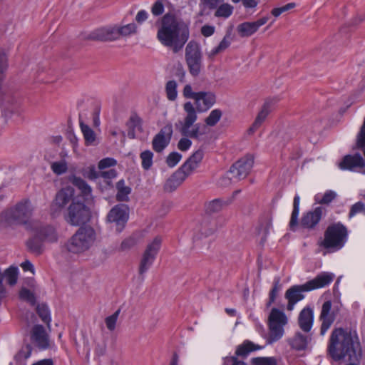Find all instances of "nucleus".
<instances>
[{
	"label": "nucleus",
	"mask_w": 365,
	"mask_h": 365,
	"mask_svg": "<svg viewBox=\"0 0 365 365\" xmlns=\"http://www.w3.org/2000/svg\"><path fill=\"white\" fill-rule=\"evenodd\" d=\"M327 354L335 361L348 358L349 361H361L365 359L356 329L335 327L332 329L327 347Z\"/></svg>",
	"instance_id": "1"
},
{
	"label": "nucleus",
	"mask_w": 365,
	"mask_h": 365,
	"mask_svg": "<svg viewBox=\"0 0 365 365\" xmlns=\"http://www.w3.org/2000/svg\"><path fill=\"white\" fill-rule=\"evenodd\" d=\"M189 36L187 23L169 14L163 17L161 28L157 34L158 39L163 45L172 48L173 52L177 53L183 48Z\"/></svg>",
	"instance_id": "2"
},
{
	"label": "nucleus",
	"mask_w": 365,
	"mask_h": 365,
	"mask_svg": "<svg viewBox=\"0 0 365 365\" xmlns=\"http://www.w3.org/2000/svg\"><path fill=\"white\" fill-rule=\"evenodd\" d=\"M183 110L186 115L182 120L175 124L176 128L182 135L199 140L201 136L205 135L206 128L200 123L195 124L197 120L196 108L190 101H187L183 104Z\"/></svg>",
	"instance_id": "3"
},
{
	"label": "nucleus",
	"mask_w": 365,
	"mask_h": 365,
	"mask_svg": "<svg viewBox=\"0 0 365 365\" xmlns=\"http://www.w3.org/2000/svg\"><path fill=\"white\" fill-rule=\"evenodd\" d=\"M348 230L341 222L329 225L324 232L322 245L326 249H341L348 240Z\"/></svg>",
	"instance_id": "4"
},
{
	"label": "nucleus",
	"mask_w": 365,
	"mask_h": 365,
	"mask_svg": "<svg viewBox=\"0 0 365 365\" xmlns=\"http://www.w3.org/2000/svg\"><path fill=\"white\" fill-rule=\"evenodd\" d=\"M33 208L29 200L19 202L14 207H12L1 215V219L8 225L16 224L26 225L29 221L32 215Z\"/></svg>",
	"instance_id": "5"
},
{
	"label": "nucleus",
	"mask_w": 365,
	"mask_h": 365,
	"mask_svg": "<svg viewBox=\"0 0 365 365\" xmlns=\"http://www.w3.org/2000/svg\"><path fill=\"white\" fill-rule=\"evenodd\" d=\"M185 98L192 99L199 112H205L216 103V95L212 91L195 92L190 84H186L182 89Z\"/></svg>",
	"instance_id": "6"
},
{
	"label": "nucleus",
	"mask_w": 365,
	"mask_h": 365,
	"mask_svg": "<svg viewBox=\"0 0 365 365\" xmlns=\"http://www.w3.org/2000/svg\"><path fill=\"white\" fill-rule=\"evenodd\" d=\"M96 240L95 230L89 226L80 227L67 243L68 251L88 250Z\"/></svg>",
	"instance_id": "7"
},
{
	"label": "nucleus",
	"mask_w": 365,
	"mask_h": 365,
	"mask_svg": "<svg viewBox=\"0 0 365 365\" xmlns=\"http://www.w3.org/2000/svg\"><path fill=\"white\" fill-rule=\"evenodd\" d=\"M90 217L89 208L80 199L72 201L65 215L66 221L73 226L86 224L89 221Z\"/></svg>",
	"instance_id": "8"
},
{
	"label": "nucleus",
	"mask_w": 365,
	"mask_h": 365,
	"mask_svg": "<svg viewBox=\"0 0 365 365\" xmlns=\"http://www.w3.org/2000/svg\"><path fill=\"white\" fill-rule=\"evenodd\" d=\"M185 57L190 73L194 77L197 76L202 66V56L197 43L191 41L187 43Z\"/></svg>",
	"instance_id": "9"
},
{
	"label": "nucleus",
	"mask_w": 365,
	"mask_h": 365,
	"mask_svg": "<svg viewBox=\"0 0 365 365\" xmlns=\"http://www.w3.org/2000/svg\"><path fill=\"white\" fill-rule=\"evenodd\" d=\"M57 240V235L53 227L47 226L40 229L36 234L29 239L27 247L31 251H39L43 248L44 242H52Z\"/></svg>",
	"instance_id": "10"
},
{
	"label": "nucleus",
	"mask_w": 365,
	"mask_h": 365,
	"mask_svg": "<svg viewBox=\"0 0 365 365\" xmlns=\"http://www.w3.org/2000/svg\"><path fill=\"white\" fill-rule=\"evenodd\" d=\"M129 217V208L126 205L119 204L114 206L107 215L108 221L115 223L117 230L120 232Z\"/></svg>",
	"instance_id": "11"
},
{
	"label": "nucleus",
	"mask_w": 365,
	"mask_h": 365,
	"mask_svg": "<svg viewBox=\"0 0 365 365\" xmlns=\"http://www.w3.org/2000/svg\"><path fill=\"white\" fill-rule=\"evenodd\" d=\"M339 167L341 170L365 174V160L359 153L345 155L339 163Z\"/></svg>",
	"instance_id": "12"
},
{
	"label": "nucleus",
	"mask_w": 365,
	"mask_h": 365,
	"mask_svg": "<svg viewBox=\"0 0 365 365\" xmlns=\"http://www.w3.org/2000/svg\"><path fill=\"white\" fill-rule=\"evenodd\" d=\"M173 133L170 123L163 126L152 140L153 149L157 153H161L170 143Z\"/></svg>",
	"instance_id": "13"
},
{
	"label": "nucleus",
	"mask_w": 365,
	"mask_h": 365,
	"mask_svg": "<svg viewBox=\"0 0 365 365\" xmlns=\"http://www.w3.org/2000/svg\"><path fill=\"white\" fill-rule=\"evenodd\" d=\"M253 158L246 156L237 161L230 169L232 178L240 180L245 178L253 165Z\"/></svg>",
	"instance_id": "14"
},
{
	"label": "nucleus",
	"mask_w": 365,
	"mask_h": 365,
	"mask_svg": "<svg viewBox=\"0 0 365 365\" xmlns=\"http://www.w3.org/2000/svg\"><path fill=\"white\" fill-rule=\"evenodd\" d=\"M278 99H267L264 103L263 104L261 110L258 113L257 117L255 118L253 123L248 129L249 134H253L256 130H257L263 123L265 121L267 117L269 114V113L273 109L274 106L277 103Z\"/></svg>",
	"instance_id": "15"
},
{
	"label": "nucleus",
	"mask_w": 365,
	"mask_h": 365,
	"mask_svg": "<svg viewBox=\"0 0 365 365\" xmlns=\"http://www.w3.org/2000/svg\"><path fill=\"white\" fill-rule=\"evenodd\" d=\"M331 302L328 300L323 303L320 315L319 317L321 322L320 335L324 336L327 331L330 329L335 320V316L331 312Z\"/></svg>",
	"instance_id": "16"
},
{
	"label": "nucleus",
	"mask_w": 365,
	"mask_h": 365,
	"mask_svg": "<svg viewBox=\"0 0 365 365\" xmlns=\"http://www.w3.org/2000/svg\"><path fill=\"white\" fill-rule=\"evenodd\" d=\"M309 292L306 284L293 285L285 292V298L287 299V309L292 311L294 305L304 298V292Z\"/></svg>",
	"instance_id": "17"
},
{
	"label": "nucleus",
	"mask_w": 365,
	"mask_h": 365,
	"mask_svg": "<svg viewBox=\"0 0 365 365\" xmlns=\"http://www.w3.org/2000/svg\"><path fill=\"white\" fill-rule=\"evenodd\" d=\"M80 197L75 195V190L71 186L65 187L61 189L56 195L55 200L52 204V206L57 207L58 208H63L70 202L78 200Z\"/></svg>",
	"instance_id": "18"
},
{
	"label": "nucleus",
	"mask_w": 365,
	"mask_h": 365,
	"mask_svg": "<svg viewBox=\"0 0 365 365\" xmlns=\"http://www.w3.org/2000/svg\"><path fill=\"white\" fill-rule=\"evenodd\" d=\"M334 277L331 272H323L305 284L310 292L329 286L333 282Z\"/></svg>",
	"instance_id": "19"
},
{
	"label": "nucleus",
	"mask_w": 365,
	"mask_h": 365,
	"mask_svg": "<svg viewBox=\"0 0 365 365\" xmlns=\"http://www.w3.org/2000/svg\"><path fill=\"white\" fill-rule=\"evenodd\" d=\"M323 211V207H317L304 213L301 220V225L304 228L314 229L321 220Z\"/></svg>",
	"instance_id": "20"
},
{
	"label": "nucleus",
	"mask_w": 365,
	"mask_h": 365,
	"mask_svg": "<svg viewBox=\"0 0 365 365\" xmlns=\"http://www.w3.org/2000/svg\"><path fill=\"white\" fill-rule=\"evenodd\" d=\"M31 340L41 349H46L49 346L48 334L42 325H35L31 331Z\"/></svg>",
	"instance_id": "21"
},
{
	"label": "nucleus",
	"mask_w": 365,
	"mask_h": 365,
	"mask_svg": "<svg viewBox=\"0 0 365 365\" xmlns=\"http://www.w3.org/2000/svg\"><path fill=\"white\" fill-rule=\"evenodd\" d=\"M314 323V311L309 307H306L301 310L298 317V324L300 329L309 333L312 329Z\"/></svg>",
	"instance_id": "22"
},
{
	"label": "nucleus",
	"mask_w": 365,
	"mask_h": 365,
	"mask_svg": "<svg viewBox=\"0 0 365 365\" xmlns=\"http://www.w3.org/2000/svg\"><path fill=\"white\" fill-rule=\"evenodd\" d=\"M89 40L111 41L115 40L114 26L102 27L91 32L87 37Z\"/></svg>",
	"instance_id": "23"
},
{
	"label": "nucleus",
	"mask_w": 365,
	"mask_h": 365,
	"mask_svg": "<svg viewBox=\"0 0 365 365\" xmlns=\"http://www.w3.org/2000/svg\"><path fill=\"white\" fill-rule=\"evenodd\" d=\"M128 128V137L134 139L138 133L143 132V120L136 113H133L126 123Z\"/></svg>",
	"instance_id": "24"
},
{
	"label": "nucleus",
	"mask_w": 365,
	"mask_h": 365,
	"mask_svg": "<svg viewBox=\"0 0 365 365\" xmlns=\"http://www.w3.org/2000/svg\"><path fill=\"white\" fill-rule=\"evenodd\" d=\"M187 178L185 175L178 168L165 182L164 190L166 192H173Z\"/></svg>",
	"instance_id": "25"
},
{
	"label": "nucleus",
	"mask_w": 365,
	"mask_h": 365,
	"mask_svg": "<svg viewBox=\"0 0 365 365\" xmlns=\"http://www.w3.org/2000/svg\"><path fill=\"white\" fill-rule=\"evenodd\" d=\"M311 340L312 336L310 334H303L300 332H297L289 340V344L293 349L301 351L307 348Z\"/></svg>",
	"instance_id": "26"
},
{
	"label": "nucleus",
	"mask_w": 365,
	"mask_h": 365,
	"mask_svg": "<svg viewBox=\"0 0 365 365\" xmlns=\"http://www.w3.org/2000/svg\"><path fill=\"white\" fill-rule=\"evenodd\" d=\"M156 259L155 252H143L139 264V274H143L148 272Z\"/></svg>",
	"instance_id": "27"
},
{
	"label": "nucleus",
	"mask_w": 365,
	"mask_h": 365,
	"mask_svg": "<svg viewBox=\"0 0 365 365\" xmlns=\"http://www.w3.org/2000/svg\"><path fill=\"white\" fill-rule=\"evenodd\" d=\"M80 128L83 133L85 143L86 145H94L96 144V135L95 132L88 126L85 124L81 120L79 121Z\"/></svg>",
	"instance_id": "28"
},
{
	"label": "nucleus",
	"mask_w": 365,
	"mask_h": 365,
	"mask_svg": "<svg viewBox=\"0 0 365 365\" xmlns=\"http://www.w3.org/2000/svg\"><path fill=\"white\" fill-rule=\"evenodd\" d=\"M115 40L120 36L126 37L137 33V26L135 24L130 23L123 26H114Z\"/></svg>",
	"instance_id": "29"
},
{
	"label": "nucleus",
	"mask_w": 365,
	"mask_h": 365,
	"mask_svg": "<svg viewBox=\"0 0 365 365\" xmlns=\"http://www.w3.org/2000/svg\"><path fill=\"white\" fill-rule=\"evenodd\" d=\"M259 349L258 346L247 340L237 347L235 356L247 357L250 352Z\"/></svg>",
	"instance_id": "30"
},
{
	"label": "nucleus",
	"mask_w": 365,
	"mask_h": 365,
	"mask_svg": "<svg viewBox=\"0 0 365 365\" xmlns=\"http://www.w3.org/2000/svg\"><path fill=\"white\" fill-rule=\"evenodd\" d=\"M116 189V200L118 201L127 202L129 200V195L131 192V188L125 185L124 180L122 179L117 182Z\"/></svg>",
	"instance_id": "31"
},
{
	"label": "nucleus",
	"mask_w": 365,
	"mask_h": 365,
	"mask_svg": "<svg viewBox=\"0 0 365 365\" xmlns=\"http://www.w3.org/2000/svg\"><path fill=\"white\" fill-rule=\"evenodd\" d=\"M70 182L81 190L84 197L91 195V188L82 178L73 175L70 178Z\"/></svg>",
	"instance_id": "32"
},
{
	"label": "nucleus",
	"mask_w": 365,
	"mask_h": 365,
	"mask_svg": "<svg viewBox=\"0 0 365 365\" xmlns=\"http://www.w3.org/2000/svg\"><path fill=\"white\" fill-rule=\"evenodd\" d=\"M269 325V343H273L280 339L284 334V326L282 324H268Z\"/></svg>",
	"instance_id": "33"
},
{
	"label": "nucleus",
	"mask_w": 365,
	"mask_h": 365,
	"mask_svg": "<svg viewBox=\"0 0 365 365\" xmlns=\"http://www.w3.org/2000/svg\"><path fill=\"white\" fill-rule=\"evenodd\" d=\"M287 323V319L283 312L277 308H273L271 310L268 318V324L285 325Z\"/></svg>",
	"instance_id": "34"
},
{
	"label": "nucleus",
	"mask_w": 365,
	"mask_h": 365,
	"mask_svg": "<svg viewBox=\"0 0 365 365\" xmlns=\"http://www.w3.org/2000/svg\"><path fill=\"white\" fill-rule=\"evenodd\" d=\"M230 204L228 201H223L220 199H215L205 205L206 212L213 214L221 211L223 207Z\"/></svg>",
	"instance_id": "35"
},
{
	"label": "nucleus",
	"mask_w": 365,
	"mask_h": 365,
	"mask_svg": "<svg viewBox=\"0 0 365 365\" xmlns=\"http://www.w3.org/2000/svg\"><path fill=\"white\" fill-rule=\"evenodd\" d=\"M237 30L241 37H249L257 31L252 21H247L239 24Z\"/></svg>",
	"instance_id": "36"
},
{
	"label": "nucleus",
	"mask_w": 365,
	"mask_h": 365,
	"mask_svg": "<svg viewBox=\"0 0 365 365\" xmlns=\"http://www.w3.org/2000/svg\"><path fill=\"white\" fill-rule=\"evenodd\" d=\"M178 84L174 80L168 81L165 87V91L167 98L170 101H174L178 98Z\"/></svg>",
	"instance_id": "37"
},
{
	"label": "nucleus",
	"mask_w": 365,
	"mask_h": 365,
	"mask_svg": "<svg viewBox=\"0 0 365 365\" xmlns=\"http://www.w3.org/2000/svg\"><path fill=\"white\" fill-rule=\"evenodd\" d=\"M36 312L42 322L50 326L51 322V313L48 307L46 304H38L36 307Z\"/></svg>",
	"instance_id": "38"
},
{
	"label": "nucleus",
	"mask_w": 365,
	"mask_h": 365,
	"mask_svg": "<svg viewBox=\"0 0 365 365\" xmlns=\"http://www.w3.org/2000/svg\"><path fill=\"white\" fill-rule=\"evenodd\" d=\"M281 288L282 284H280V278L279 277H275L274 278L272 288L269 293V300L267 302V307H270L272 304L274 303Z\"/></svg>",
	"instance_id": "39"
},
{
	"label": "nucleus",
	"mask_w": 365,
	"mask_h": 365,
	"mask_svg": "<svg viewBox=\"0 0 365 365\" xmlns=\"http://www.w3.org/2000/svg\"><path fill=\"white\" fill-rule=\"evenodd\" d=\"M222 112L220 109L216 108L212 110L209 115L205 119V123L207 125L212 127L215 126L221 119Z\"/></svg>",
	"instance_id": "40"
},
{
	"label": "nucleus",
	"mask_w": 365,
	"mask_h": 365,
	"mask_svg": "<svg viewBox=\"0 0 365 365\" xmlns=\"http://www.w3.org/2000/svg\"><path fill=\"white\" fill-rule=\"evenodd\" d=\"M230 43L231 42L230 36L226 35L220 41L219 45L210 51L209 53V57L212 58L217 53L222 52L230 46Z\"/></svg>",
	"instance_id": "41"
},
{
	"label": "nucleus",
	"mask_w": 365,
	"mask_h": 365,
	"mask_svg": "<svg viewBox=\"0 0 365 365\" xmlns=\"http://www.w3.org/2000/svg\"><path fill=\"white\" fill-rule=\"evenodd\" d=\"M142 168L148 170L153 165V153L149 150H145L140 155Z\"/></svg>",
	"instance_id": "42"
},
{
	"label": "nucleus",
	"mask_w": 365,
	"mask_h": 365,
	"mask_svg": "<svg viewBox=\"0 0 365 365\" xmlns=\"http://www.w3.org/2000/svg\"><path fill=\"white\" fill-rule=\"evenodd\" d=\"M299 201L300 198L299 195H295L293 202V210L291 215L289 225L291 227L296 226L298 222V216L299 213Z\"/></svg>",
	"instance_id": "43"
},
{
	"label": "nucleus",
	"mask_w": 365,
	"mask_h": 365,
	"mask_svg": "<svg viewBox=\"0 0 365 365\" xmlns=\"http://www.w3.org/2000/svg\"><path fill=\"white\" fill-rule=\"evenodd\" d=\"M139 235L133 234L131 236L125 238L120 245V248L123 250H130L135 248V245L139 242Z\"/></svg>",
	"instance_id": "44"
},
{
	"label": "nucleus",
	"mask_w": 365,
	"mask_h": 365,
	"mask_svg": "<svg viewBox=\"0 0 365 365\" xmlns=\"http://www.w3.org/2000/svg\"><path fill=\"white\" fill-rule=\"evenodd\" d=\"M232 11L233 7L231 5L222 4L217 9L215 16L227 19L232 15Z\"/></svg>",
	"instance_id": "45"
},
{
	"label": "nucleus",
	"mask_w": 365,
	"mask_h": 365,
	"mask_svg": "<svg viewBox=\"0 0 365 365\" xmlns=\"http://www.w3.org/2000/svg\"><path fill=\"white\" fill-rule=\"evenodd\" d=\"M5 277L6 282L11 286L16 284L18 279V268L15 267H10L5 271Z\"/></svg>",
	"instance_id": "46"
},
{
	"label": "nucleus",
	"mask_w": 365,
	"mask_h": 365,
	"mask_svg": "<svg viewBox=\"0 0 365 365\" xmlns=\"http://www.w3.org/2000/svg\"><path fill=\"white\" fill-rule=\"evenodd\" d=\"M19 298L27 302L32 306L35 305L36 303V299L34 294L27 288L24 287L20 290Z\"/></svg>",
	"instance_id": "47"
},
{
	"label": "nucleus",
	"mask_w": 365,
	"mask_h": 365,
	"mask_svg": "<svg viewBox=\"0 0 365 365\" xmlns=\"http://www.w3.org/2000/svg\"><path fill=\"white\" fill-rule=\"evenodd\" d=\"M120 313V309H118L113 314L106 317L105 323L109 331H113L115 330Z\"/></svg>",
	"instance_id": "48"
},
{
	"label": "nucleus",
	"mask_w": 365,
	"mask_h": 365,
	"mask_svg": "<svg viewBox=\"0 0 365 365\" xmlns=\"http://www.w3.org/2000/svg\"><path fill=\"white\" fill-rule=\"evenodd\" d=\"M199 166L190 160L189 158L179 168V169L185 175L187 178L190 175H192L194 171Z\"/></svg>",
	"instance_id": "49"
},
{
	"label": "nucleus",
	"mask_w": 365,
	"mask_h": 365,
	"mask_svg": "<svg viewBox=\"0 0 365 365\" xmlns=\"http://www.w3.org/2000/svg\"><path fill=\"white\" fill-rule=\"evenodd\" d=\"M51 168L55 174L59 175L67 171L68 165L65 160H60L53 162L51 165Z\"/></svg>",
	"instance_id": "50"
},
{
	"label": "nucleus",
	"mask_w": 365,
	"mask_h": 365,
	"mask_svg": "<svg viewBox=\"0 0 365 365\" xmlns=\"http://www.w3.org/2000/svg\"><path fill=\"white\" fill-rule=\"evenodd\" d=\"M336 197L335 192L332 190H327L322 197L319 198V195L315 196V200L319 204H329Z\"/></svg>",
	"instance_id": "51"
},
{
	"label": "nucleus",
	"mask_w": 365,
	"mask_h": 365,
	"mask_svg": "<svg viewBox=\"0 0 365 365\" xmlns=\"http://www.w3.org/2000/svg\"><path fill=\"white\" fill-rule=\"evenodd\" d=\"M271 223L269 221H265L261 223L257 228V234L262 240H264L269 233Z\"/></svg>",
	"instance_id": "52"
},
{
	"label": "nucleus",
	"mask_w": 365,
	"mask_h": 365,
	"mask_svg": "<svg viewBox=\"0 0 365 365\" xmlns=\"http://www.w3.org/2000/svg\"><path fill=\"white\" fill-rule=\"evenodd\" d=\"M296 6V4L294 2L289 3L283 6L274 8L271 11V14L275 18L279 17L282 13L286 12L290 9H294Z\"/></svg>",
	"instance_id": "53"
},
{
	"label": "nucleus",
	"mask_w": 365,
	"mask_h": 365,
	"mask_svg": "<svg viewBox=\"0 0 365 365\" xmlns=\"http://www.w3.org/2000/svg\"><path fill=\"white\" fill-rule=\"evenodd\" d=\"M255 365H277L274 357H257L252 359Z\"/></svg>",
	"instance_id": "54"
},
{
	"label": "nucleus",
	"mask_w": 365,
	"mask_h": 365,
	"mask_svg": "<svg viewBox=\"0 0 365 365\" xmlns=\"http://www.w3.org/2000/svg\"><path fill=\"white\" fill-rule=\"evenodd\" d=\"M181 154L177 152L170 153L166 159V163L170 168L175 167L181 160Z\"/></svg>",
	"instance_id": "55"
},
{
	"label": "nucleus",
	"mask_w": 365,
	"mask_h": 365,
	"mask_svg": "<svg viewBox=\"0 0 365 365\" xmlns=\"http://www.w3.org/2000/svg\"><path fill=\"white\" fill-rule=\"evenodd\" d=\"M32 351V348L31 345L27 344L25 346L22 347V349L19 351V353L15 356L16 360H21L22 359H27L30 357Z\"/></svg>",
	"instance_id": "56"
},
{
	"label": "nucleus",
	"mask_w": 365,
	"mask_h": 365,
	"mask_svg": "<svg viewBox=\"0 0 365 365\" xmlns=\"http://www.w3.org/2000/svg\"><path fill=\"white\" fill-rule=\"evenodd\" d=\"M365 210V204L362 202H357L355 204L352 205L350 211L349 213V218L351 219L356 214L363 212V210Z\"/></svg>",
	"instance_id": "57"
},
{
	"label": "nucleus",
	"mask_w": 365,
	"mask_h": 365,
	"mask_svg": "<svg viewBox=\"0 0 365 365\" xmlns=\"http://www.w3.org/2000/svg\"><path fill=\"white\" fill-rule=\"evenodd\" d=\"M117 176V172L114 169H110L107 171H100V177L105 180V182L110 185V180Z\"/></svg>",
	"instance_id": "58"
},
{
	"label": "nucleus",
	"mask_w": 365,
	"mask_h": 365,
	"mask_svg": "<svg viewBox=\"0 0 365 365\" xmlns=\"http://www.w3.org/2000/svg\"><path fill=\"white\" fill-rule=\"evenodd\" d=\"M161 245L162 238L156 237L153 240V241L148 244L145 251H158L161 249Z\"/></svg>",
	"instance_id": "59"
},
{
	"label": "nucleus",
	"mask_w": 365,
	"mask_h": 365,
	"mask_svg": "<svg viewBox=\"0 0 365 365\" xmlns=\"http://www.w3.org/2000/svg\"><path fill=\"white\" fill-rule=\"evenodd\" d=\"M117 164V161L112 158H106L100 160L98 163V168L103 170L107 168L115 166Z\"/></svg>",
	"instance_id": "60"
},
{
	"label": "nucleus",
	"mask_w": 365,
	"mask_h": 365,
	"mask_svg": "<svg viewBox=\"0 0 365 365\" xmlns=\"http://www.w3.org/2000/svg\"><path fill=\"white\" fill-rule=\"evenodd\" d=\"M151 12L154 16H160L164 12V5L161 1H157L151 7Z\"/></svg>",
	"instance_id": "61"
},
{
	"label": "nucleus",
	"mask_w": 365,
	"mask_h": 365,
	"mask_svg": "<svg viewBox=\"0 0 365 365\" xmlns=\"http://www.w3.org/2000/svg\"><path fill=\"white\" fill-rule=\"evenodd\" d=\"M191 145L192 141L187 137L181 138L178 143V148L181 151L187 150Z\"/></svg>",
	"instance_id": "62"
},
{
	"label": "nucleus",
	"mask_w": 365,
	"mask_h": 365,
	"mask_svg": "<svg viewBox=\"0 0 365 365\" xmlns=\"http://www.w3.org/2000/svg\"><path fill=\"white\" fill-rule=\"evenodd\" d=\"M223 365H247V364L240 361L236 356H226L223 359Z\"/></svg>",
	"instance_id": "63"
},
{
	"label": "nucleus",
	"mask_w": 365,
	"mask_h": 365,
	"mask_svg": "<svg viewBox=\"0 0 365 365\" xmlns=\"http://www.w3.org/2000/svg\"><path fill=\"white\" fill-rule=\"evenodd\" d=\"M203 156H204L203 150H197L189 158V159L199 166L200 163H201V161L203 158Z\"/></svg>",
	"instance_id": "64"
}]
</instances>
